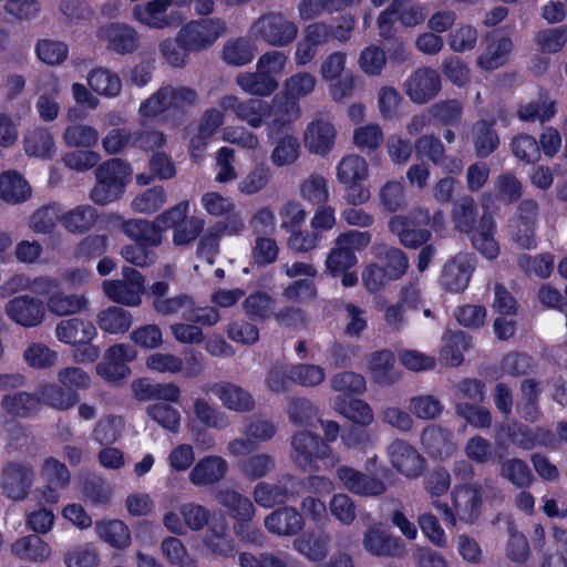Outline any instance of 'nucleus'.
<instances>
[{
    "instance_id": "1",
    "label": "nucleus",
    "mask_w": 567,
    "mask_h": 567,
    "mask_svg": "<svg viewBox=\"0 0 567 567\" xmlns=\"http://www.w3.org/2000/svg\"><path fill=\"white\" fill-rule=\"evenodd\" d=\"M452 220L455 229L471 234V241L475 249L488 259H494L499 254V246L494 238L496 224L489 213L481 216L478 224V208L474 198L470 195L460 197L452 208Z\"/></svg>"
},
{
    "instance_id": "2",
    "label": "nucleus",
    "mask_w": 567,
    "mask_h": 567,
    "mask_svg": "<svg viewBox=\"0 0 567 567\" xmlns=\"http://www.w3.org/2000/svg\"><path fill=\"white\" fill-rule=\"evenodd\" d=\"M94 175L95 184L89 197L94 204L104 206L121 198L131 181L132 168L127 162L116 157L100 164Z\"/></svg>"
},
{
    "instance_id": "3",
    "label": "nucleus",
    "mask_w": 567,
    "mask_h": 567,
    "mask_svg": "<svg viewBox=\"0 0 567 567\" xmlns=\"http://www.w3.org/2000/svg\"><path fill=\"white\" fill-rule=\"evenodd\" d=\"M249 35L272 48H286L292 44L299 33L297 22L282 11H266L249 27Z\"/></svg>"
},
{
    "instance_id": "4",
    "label": "nucleus",
    "mask_w": 567,
    "mask_h": 567,
    "mask_svg": "<svg viewBox=\"0 0 567 567\" xmlns=\"http://www.w3.org/2000/svg\"><path fill=\"white\" fill-rule=\"evenodd\" d=\"M199 103L198 92L186 85H166L157 90L140 106L142 116L154 117L164 112L186 114Z\"/></svg>"
},
{
    "instance_id": "5",
    "label": "nucleus",
    "mask_w": 567,
    "mask_h": 567,
    "mask_svg": "<svg viewBox=\"0 0 567 567\" xmlns=\"http://www.w3.org/2000/svg\"><path fill=\"white\" fill-rule=\"evenodd\" d=\"M430 212L422 207L411 209L404 215H394L388 221L390 233L408 249H417L430 241L432 233L423 228L430 224Z\"/></svg>"
},
{
    "instance_id": "6",
    "label": "nucleus",
    "mask_w": 567,
    "mask_h": 567,
    "mask_svg": "<svg viewBox=\"0 0 567 567\" xmlns=\"http://www.w3.org/2000/svg\"><path fill=\"white\" fill-rule=\"evenodd\" d=\"M290 458L299 470L313 472L318 470V461L330 456V447L318 434L300 431L290 440Z\"/></svg>"
},
{
    "instance_id": "7",
    "label": "nucleus",
    "mask_w": 567,
    "mask_h": 567,
    "mask_svg": "<svg viewBox=\"0 0 567 567\" xmlns=\"http://www.w3.org/2000/svg\"><path fill=\"white\" fill-rule=\"evenodd\" d=\"M226 32V22L220 18L193 20L177 32V40L190 53L210 48Z\"/></svg>"
},
{
    "instance_id": "8",
    "label": "nucleus",
    "mask_w": 567,
    "mask_h": 567,
    "mask_svg": "<svg viewBox=\"0 0 567 567\" xmlns=\"http://www.w3.org/2000/svg\"><path fill=\"white\" fill-rule=\"evenodd\" d=\"M35 481V471L31 463L8 461L0 471V488L3 496L12 502H22L30 495Z\"/></svg>"
},
{
    "instance_id": "9",
    "label": "nucleus",
    "mask_w": 567,
    "mask_h": 567,
    "mask_svg": "<svg viewBox=\"0 0 567 567\" xmlns=\"http://www.w3.org/2000/svg\"><path fill=\"white\" fill-rule=\"evenodd\" d=\"M218 105L224 112H233L236 118L245 122L251 128H259L272 115L270 103L260 99H247L241 101L233 94H226L218 100Z\"/></svg>"
},
{
    "instance_id": "10",
    "label": "nucleus",
    "mask_w": 567,
    "mask_h": 567,
    "mask_svg": "<svg viewBox=\"0 0 567 567\" xmlns=\"http://www.w3.org/2000/svg\"><path fill=\"white\" fill-rule=\"evenodd\" d=\"M189 0H152L145 3L136 4L133 8V17L145 24L154 29H165L179 25L184 17L179 11L171 10L168 8L175 4H184Z\"/></svg>"
},
{
    "instance_id": "11",
    "label": "nucleus",
    "mask_w": 567,
    "mask_h": 567,
    "mask_svg": "<svg viewBox=\"0 0 567 567\" xmlns=\"http://www.w3.org/2000/svg\"><path fill=\"white\" fill-rule=\"evenodd\" d=\"M301 488V480L286 475L274 484L258 483L254 488L252 496L258 505L269 508L276 504H284L289 499L296 498L299 496Z\"/></svg>"
},
{
    "instance_id": "12",
    "label": "nucleus",
    "mask_w": 567,
    "mask_h": 567,
    "mask_svg": "<svg viewBox=\"0 0 567 567\" xmlns=\"http://www.w3.org/2000/svg\"><path fill=\"white\" fill-rule=\"evenodd\" d=\"M475 269V257L472 254L460 252L449 259L441 274V285L451 292H463Z\"/></svg>"
},
{
    "instance_id": "13",
    "label": "nucleus",
    "mask_w": 567,
    "mask_h": 567,
    "mask_svg": "<svg viewBox=\"0 0 567 567\" xmlns=\"http://www.w3.org/2000/svg\"><path fill=\"white\" fill-rule=\"evenodd\" d=\"M404 90L413 103L425 104L441 90L440 74L432 68H419L405 81Z\"/></svg>"
},
{
    "instance_id": "14",
    "label": "nucleus",
    "mask_w": 567,
    "mask_h": 567,
    "mask_svg": "<svg viewBox=\"0 0 567 567\" xmlns=\"http://www.w3.org/2000/svg\"><path fill=\"white\" fill-rule=\"evenodd\" d=\"M342 487L360 496H379L386 491L384 482L350 466H339L336 470Z\"/></svg>"
},
{
    "instance_id": "15",
    "label": "nucleus",
    "mask_w": 567,
    "mask_h": 567,
    "mask_svg": "<svg viewBox=\"0 0 567 567\" xmlns=\"http://www.w3.org/2000/svg\"><path fill=\"white\" fill-rule=\"evenodd\" d=\"M362 546L377 557L402 558L406 555L405 545L400 537L378 527H371L363 534Z\"/></svg>"
},
{
    "instance_id": "16",
    "label": "nucleus",
    "mask_w": 567,
    "mask_h": 567,
    "mask_svg": "<svg viewBox=\"0 0 567 567\" xmlns=\"http://www.w3.org/2000/svg\"><path fill=\"white\" fill-rule=\"evenodd\" d=\"M4 310L13 322L25 328L41 324L45 316L43 302L27 295L9 300Z\"/></svg>"
},
{
    "instance_id": "17",
    "label": "nucleus",
    "mask_w": 567,
    "mask_h": 567,
    "mask_svg": "<svg viewBox=\"0 0 567 567\" xmlns=\"http://www.w3.org/2000/svg\"><path fill=\"white\" fill-rule=\"evenodd\" d=\"M337 131L331 122L317 117L312 120L303 132L305 147L311 154L324 156L329 154L336 143Z\"/></svg>"
},
{
    "instance_id": "18",
    "label": "nucleus",
    "mask_w": 567,
    "mask_h": 567,
    "mask_svg": "<svg viewBox=\"0 0 567 567\" xmlns=\"http://www.w3.org/2000/svg\"><path fill=\"white\" fill-rule=\"evenodd\" d=\"M391 465L406 477L415 478L423 471L424 458L406 441L394 440L388 447Z\"/></svg>"
},
{
    "instance_id": "19",
    "label": "nucleus",
    "mask_w": 567,
    "mask_h": 567,
    "mask_svg": "<svg viewBox=\"0 0 567 567\" xmlns=\"http://www.w3.org/2000/svg\"><path fill=\"white\" fill-rule=\"evenodd\" d=\"M452 495L460 519L468 524L475 523L481 514L483 503L478 482L455 486Z\"/></svg>"
},
{
    "instance_id": "20",
    "label": "nucleus",
    "mask_w": 567,
    "mask_h": 567,
    "mask_svg": "<svg viewBox=\"0 0 567 567\" xmlns=\"http://www.w3.org/2000/svg\"><path fill=\"white\" fill-rule=\"evenodd\" d=\"M305 526L301 514L293 507L278 508L265 518V527L269 533L278 536H296Z\"/></svg>"
},
{
    "instance_id": "21",
    "label": "nucleus",
    "mask_w": 567,
    "mask_h": 567,
    "mask_svg": "<svg viewBox=\"0 0 567 567\" xmlns=\"http://www.w3.org/2000/svg\"><path fill=\"white\" fill-rule=\"evenodd\" d=\"M421 442L432 457L440 460L451 457L457 451L452 432L440 425L426 426L421 434Z\"/></svg>"
},
{
    "instance_id": "22",
    "label": "nucleus",
    "mask_w": 567,
    "mask_h": 567,
    "mask_svg": "<svg viewBox=\"0 0 567 567\" xmlns=\"http://www.w3.org/2000/svg\"><path fill=\"white\" fill-rule=\"evenodd\" d=\"M107 48L118 54H128L138 48V34L134 28L123 23H110L100 29Z\"/></svg>"
},
{
    "instance_id": "23",
    "label": "nucleus",
    "mask_w": 567,
    "mask_h": 567,
    "mask_svg": "<svg viewBox=\"0 0 567 567\" xmlns=\"http://www.w3.org/2000/svg\"><path fill=\"white\" fill-rule=\"evenodd\" d=\"M512 50L511 38L488 37L484 51L476 59L477 66L485 71L496 70L507 62Z\"/></svg>"
},
{
    "instance_id": "24",
    "label": "nucleus",
    "mask_w": 567,
    "mask_h": 567,
    "mask_svg": "<svg viewBox=\"0 0 567 567\" xmlns=\"http://www.w3.org/2000/svg\"><path fill=\"white\" fill-rule=\"evenodd\" d=\"M131 359L126 346L115 344L106 351L104 361L97 364V373L106 381H120L130 374L126 361Z\"/></svg>"
},
{
    "instance_id": "25",
    "label": "nucleus",
    "mask_w": 567,
    "mask_h": 567,
    "mask_svg": "<svg viewBox=\"0 0 567 567\" xmlns=\"http://www.w3.org/2000/svg\"><path fill=\"white\" fill-rule=\"evenodd\" d=\"M212 391L228 410L245 413L255 408L252 395L237 384L219 382L213 385Z\"/></svg>"
},
{
    "instance_id": "26",
    "label": "nucleus",
    "mask_w": 567,
    "mask_h": 567,
    "mask_svg": "<svg viewBox=\"0 0 567 567\" xmlns=\"http://www.w3.org/2000/svg\"><path fill=\"white\" fill-rule=\"evenodd\" d=\"M227 470V462L223 457L206 456L193 467L189 481L195 486L213 485L225 477Z\"/></svg>"
},
{
    "instance_id": "27",
    "label": "nucleus",
    "mask_w": 567,
    "mask_h": 567,
    "mask_svg": "<svg viewBox=\"0 0 567 567\" xmlns=\"http://www.w3.org/2000/svg\"><path fill=\"white\" fill-rule=\"evenodd\" d=\"M1 408L8 414L17 417H30L41 410V399L38 393L16 391L3 395Z\"/></svg>"
},
{
    "instance_id": "28",
    "label": "nucleus",
    "mask_w": 567,
    "mask_h": 567,
    "mask_svg": "<svg viewBox=\"0 0 567 567\" xmlns=\"http://www.w3.org/2000/svg\"><path fill=\"white\" fill-rule=\"evenodd\" d=\"M217 502L224 506L235 522L252 519L256 513L252 502L240 493L224 488L216 492Z\"/></svg>"
},
{
    "instance_id": "29",
    "label": "nucleus",
    "mask_w": 567,
    "mask_h": 567,
    "mask_svg": "<svg viewBox=\"0 0 567 567\" xmlns=\"http://www.w3.org/2000/svg\"><path fill=\"white\" fill-rule=\"evenodd\" d=\"M55 334L61 342L73 346L91 341L96 336V329L90 321L71 318L58 323Z\"/></svg>"
},
{
    "instance_id": "30",
    "label": "nucleus",
    "mask_w": 567,
    "mask_h": 567,
    "mask_svg": "<svg viewBox=\"0 0 567 567\" xmlns=\"http://www.w3.org/2000/svg\"><path fill=\"white\" fill-rule=\"evenodd\" d=\"M123 231L135 244L157 247L163 241V234L158 224L146 219H131L123 224Z\"/></svg>"
},
{
    "instance_id": "31",
    "label": "nucleus",
    "mask_w": 567,
    "mask_h": 567,
    "mask_svg": "<svg viewBox=\"0 0 567 567\" xmlns=\"http://www.w3.org/2000/svg\"><path fill=\"white\" fill-rule=\"evenodd\" d=\"M494 125L495 121L481 120L472 127L474 152L480 158L488 157L499 145V136Z\"/></svg>"
},
{
    "instance_id": "32",
    "label": "nucleus",
    "mask_w": 567,
    "mask_h": 567,
    "mask_svg": "<svg viewBox=\"0 0 567 567\" xmlns=\"http://www.w3.org/2000/svg\"><path fill=\"white\" fill-rule=\"evenodd\" d=\"M236 84L252 96H269L279 86L275 76L266 75L262 71L244 72L236 76Z\"/></svg>"
},
{
    "instance_id": "33",
    "label": "nucleus",
    "mask_w": 567,
    "mask_h": 567,
    "mask_svg": "<svg viewBox=\"0 0 567 567\" xmlns=\"http://www.w3.org/2000/svg\"><path fill=\"white\" fill-rule=\"evenodd\" d=\"M12 554L20 559L43 561L51 555L50 546L37 534L17 539L11 546Z\"/></svg>"
},
{
    "instance_id": "34",
    "label": "nucleus",
    "mask_w": 567,
    "mask_h": 567,
    "mask_svg": "<svg viewBox=\"0 0 567 567\" xmlns=\"http://www.w3.org/2000/svg\"><path fill=\"white\" fill-rule=\"evenodd\" d=\"M499 476L519 489L528 488L535 481L528 464L518 457L502 461Z\"/></svg>"
},
{
    "instance_id": "35",
    "label": "nucleus",
    "mask_w": 567,
    "mask_h": 567,
    "mask_svg": "<svg viewBox=\"0 0 567 567\" xmlns=\"http://www.w3.org/2000/svg\"><path fill=\"white\" fill-rule=\"evenodd\" d=\"M31 195L28 182L17 172L0 175V198L10 204L27 200Z\"/></svg>"
},
{
    "instance_id": "36",
    "label": "nucleus",
    "mask_w": 567,
    "mask_h": 567,
    "mask_svg": "<svg viewBox=\"0 0 567 567\" xmlns=\"http://www.w3.org/2000/svg\"><path fill=\"white\" fill-rule=\"evenodd\" d=\"M97 536L116 549H124L131 545V532L127 525L118 519L102 520L95 525Z\"/></svg>"
},
{
    "instance_id": "37",
    "label": "nucleus",
    "mask_w": 567,
    "mask_h": 567,
    "mask_svg": "<svg viewBox=\"0 0 567 567\" xmlns=\"http://www.w3.org/2000/svg\"><path fill=\"white\" fill-rule=\"evenodd\" d=\"M38 395L41 403L59 410L65 411L74 406L80 401V395L76 391L68 390L56 384H44L39 388Z\"/></svg>"
},
{
    "instance_id": "38",
    "label": "nucleus",
    "mask_w": 567,
    "mask_h": 567,
    "mask_svg": "<svg viewBox=\"0 0 567 567\" xmlns=\"http://www.w3.org/2000/svg\"><path fill=\"white\" fill-rule=\"evenodd\" d=\"M379 205L383 212L396 213L408 206L404 184L401 181L385 182L378 193Z\"/></svg>"
},
{
    "instance_id": "39",
    "label": "nucleus",
    "mask_w": 567,
    "mask_h": 567,
    "mask_svg": "<svg viewBox=\"0 0 567 567\" xmlns=\"http://www.w3.org/2000/svg\"><path fill=\"white\" fill-rule=\"evenodd\" d=\"M24 151L31 156L51 158L56 148L51 133L44 127H35L24 137Z\"/></svg>"
},
{
    "instance_id": "40",
    "label": "nucleus",
    "mask_w": 567,
    "mask_h": 567,
    "mask_svg": "<svg viewBox=\"0 0 567 567\" xmlns=\"http://www.w3.org/2000/svg\"><path fill=\"white\" fill-rule=\"evenodd\" d=\"M330 537L327 534L306 535L293 540V548L309 560L322 561L329 554Z\"/></svg>"
},
{
    "instance_id": "41",
    "label": "nucleus",
    "mask_w": 567,
    "mask_h": 567,
    "mask_svg": "<svg viewBox=\"0 0 567 567\" xmlns=\"http://www.w3.org/2000/svg\"><path fill=\"white\" fill-rule=\"evenodd\" d=\"M256 52L255 44L245 37L229 39L224 44L223 59L233 66H243L252 61Z\"/></svg>"
},
{
    "instance_id": "42",
    "label": "nucleus",
    "mask_w": 567,
    "mask_h": 567,
    "mask_svg": "<svg viewBox=\"0 0 567 567\" xmlns=\"http://www.w3.org/2000/svg\"><path fill=\"white\" fill-rule=\"evenodd\" d=\"M87 84L94 92L106 97H115L122 90L120 76L105 68L93 69L87 74Z\"/></svg>"
},
{
    "instance_id": "43",
    "label": "nucleus",
    "mask_w": 567,
    "mask_h": 567,
    "mask_svg": "<svg viewBox=\"0 0 567 567\" xmlns=\"http://www.w3.org/2000/svg\"><path fill=\"white\" fill-rule=\"evenodd\" d=\"M368 163L360 155H346L337 165V179L340 184L350 182H363L368 178Z\"/></svg>"
},
{
    "instance_id": "44",
    "label": "nucleus",
    "mask_w": 567,
    "mask_h": 567,
    "mask_svg": "<svg viewBox=\"0 0 567 567\" xmlns=\"http://www.w3.org/2000/svg\"><path fill=\"white\" fill-rule=\"evenodd\" d=\"M275 467V458L268 453L254 454L238 463L239 472L249 481L264 478L269 473H271Z\"/></svg>"
},
{
    "instance_id": "45",
    "label": "nucleus",
    "mask_w": 567,
    "mask_h": 567,
    "mask_svg": "<svg viewBox=\"0 0 567 567\" xmlns=\"http://www.w3.org/2000/svg\"><path fill=\"white\" fill-rule=\"evenodd\" d=\"M96 219L95 208L90 205H80L63 216L62 225L70 233L83 234L94 226Z\"/></svg>"
},
{
    "instance_id": "46",
    "label": "nucleus",
    "mask_w": 567,
    "mask_h": 567,
    "mask_svg": "<svg viewBox=\"0 0 567 567\" xmlns=\"http://www.w3.org/2000/svg\"><path fill=\"white\" fill-rule=\"evenodd\" d=\"M394 354L390 350H381L371 353L369 358V367L373 372L374 379L381 384L394 383L399 375L394 373Z\"/></svg>"
},
{
    "instance_id": "47",
    "label": "nucleus",
    "mask_w": 567,
    "mask_h": 567,
    "mask_svg": "<svg viewBox=\"0 0 567 567\" xmlns=\"http://www.w3.org/2000/svg\"><path fill=\"white\" fill-rule=\"evenodd\" d=\"M275 300L266 292H255L243 302L246 316L257 322H264L274 316Z\"/></svg>"
},
{
    "instance_id": "48",
    "label": "nucleus",
    "mask_w": 567,
    "mask_h": 567,
    "mask_svg": "<svg viewBox=\"0 0 567 567\" xmlns=\"http://www.w3.org/2000/svg\"><path fill=\"white\" fill-rule=\"evenodd\" d=\"M100 328L109 333H124L132 326L131 313L120 307H110L99 313Z\"/></svg>"
},
{
    "instance_id": "49",
    "label": "nucleus",
    "mask_w": 567,
    "mask_h": 567,
    "mask_svg": "<svg viewBox=\"0 0 567 567\" xmlns=\"http://www.w3.org/2000/svg\"><path fill=\"white\" fill-rule=\"evenodd\" d=\"M84 497L95 506L107 505L112 498V488L105 478L89 474L83 481Z\"/></svg>"
},
{
    "instance_id": "50",
    "label": "nucleus",
    "mask_w": 567,
    "mask_h": 567,
    "mask_svg": "<svg viewBox=\"0 0 567 567\" xmlns=\"http://www.w3.org/2000/svg\"><path fill=\"white\" fill-rule=\"evenodd\" d=\"M414 148L419 158H427L434 165H443L447 159L442 141L434 134L420 136L414 143Z\"/></svg>"
},
{
    "instance_id": "51",
    "label": "nucleus",
    "mask_w": 567,
    "mask_h": 567,
    "mask_svg": "<svg viewBox=\"0 0 567 567\" xmlns=\"http://www.w3.org/2000/svg\"><path fill=\"white\" fill-rule=\"evenodd\" d=\"M87 300L84 296L55 292L48 299V309L56 316H70L84 310Z\"/></svg>"
},
{
    "instance_id": "52",
    "label": "nucleus",
    "mask_w": 567,
    "mask_h": 567,
    "mask_svg": "<svg viewBox=\"0 0 567 567\" xmlns=\"http://www.w3.org/2000/svg\"><path fill=\"white\" fill-rule=\"evenodd\" d=\"M501 430L505 433L506 439L519 449L528 451L534 449L537 444L538 435L536 430L520 422L513 421L503 425ZM539 430L540 429H537V431Z\"/></svg>"
},
{
    "instance_id": "53",
    "label": "nucleus",
    "mask_w": 567,
    "mask_h": 567,
    "mask_svg": "<svg viewBox=\"0 0 567 567\" xmlns=\"http://www.w3.org/2000/svg\"><path fill=\"white\" fill-rule=\"evenodd\" d=\"M300 155V143L291 134L280 137L274 147L270 159L278 167L293 164Z\"/></svg>"
},
{
    "instance_id": "54",
    "label": "nucleus",
    "mask_w": 567,
    "mask_h": 567,
    "mask_svg": "<svg viewBox=\"0 0 567 567\" xmlns=\"http://www.w3.org/2000/svg\"><path fill=\"white\" fill-rule=\"evenodd\" d=\"M146 414L163 429L177 433L181 427V413L168 403L157 402L146 408Z\"/></svg>"
},
{
    "instance_id": "55",
    "label": "nucleus",
    "mask_w": 567,
    "mask_h": 567,
    "mask_svg": "<svg viewBox=\"0 0 567 567\" xmlns=\"http://www.w3.org/2000/svg\"><path fill=\"white\" fill-rule=\"evenodd\" d=\"M386 9L405 27L417 25L425 19L422 7L412 0H393Z\"/></svg>"
},
{
    "instance_id": "56",
    "label": "nucleus",
    "mask_w": 567,
    "mask_h": 567,
    "mask_svg": "<svg viewBox=\"0 0 567 567\" xmlns=\"http://www.w3.org/2000/svg\"><path fill=\"white\" fill-rule=\"evenodd\" d=\"M535 41L540 53H557L567 42V25L540 30L536 33Z\"/></svg>"
},
{
    "instance_id": "57",
    "label": "nucleus",
    "mask_w": 567,
    "mask_h": 567,
    "mask_svg": "<svg viewBox=\"0 0 567 567\" xmlns=\"http://www.w3.org/2000/svg\"><path fill=\"white\" fill-rule=\"evenodd\" d=\"M300 195L315 205L326 204L329 199L327 179L320 174H311L300 184Z\"/></svg>"
},
{
    "instance_id": "58",
    "label": "nucleus",
    "mask_w": 567,
    "mask_h": 567,
    "mask_svg": "<svg viewBox=\"0 0 567 567\" xmlns=\"http://www.w3.org/2000/svg\"><path fill=\"white\" fill-rule=\"evenodd\" d=\"M40 475L45 484L61 488L68 487L71 481V474L65 464L54 457L43 461Z\"/></svg>"
},
{
    "instance_id": "59",
    "label": "nucleus",
    "mask_w": 567,
    "mask_h": 567,
    "mask_svg": "<svg viewBox=\"0 0 567 567\" xmlns=\"http://www.w3.org/2000/svg\"><path fill=\"white\" fill-rule=\"evenodd\" d=\"M429 114L442 125H456L462 118L463 105L457 100L440 101L430 106Z\"/></svg>"
},
{
    "instance_id": "60",
    "label": "nucleus",
    "mask_w": 567,
    "mask_h": 567,
    "mask_svg": "<svg viewBox=\"0 0 567 567\" xmlns=\"http://www.w3.org/2000/svg\"><path fill=\"white\" fill-rule=\"evenodd\" d=\"M194 413L198 421L207 427L223 430L229 425L225 413L220 412L205 399L199 398L195 400Z\"/></svg>"
},
{
    "instance_id": "61",
    "label": "nucleus",
    "mask_w": 567,
    "mask_h": 567,
    "mask_svg": "<svg viewBox=\"0 0 567 567\" xmlns=\"http://www.w3.org/2000/svg\"><path fill=\"white\" fill-rule=\"evenodd\" d=\"M455 413L475 429H489L493 423L489 410L482 404L456 403Z\"/></svg>"
},
{
    "instance_id": "62",
    "label": "nucleus",
    "mask_w": 567,
    "mask_h": 567,
    "mask_svg": "<svg viewBox=\"0 0 567 567\" xmlns=\"http://www.w3.org/2000/svg\"><path fill=\"white\" fill-rule=\"evenodd\" d=\"M103 290L112 301L124 306L136 307L142 301V295L122 280L104 281Z\"/></svg>"
},
{
    "instance_id": "63",
    "label": "nucleus",
    "mask_w": 567,
    "mask_h": 567,
    "mask_svg": "<svg viewBox=\"0 0 567 567\" xmlns=\"http://www.w3.org/2000/svg\"><path fill=\"white\" fill-rule=\"evenodd\" d=\"M63 140L69 147H92L99 141V133L92 126L73 124L65 128Z\"/></svg>"
},
{
    "instance_id": "64",
    "label": "nucleus",
    "mask_w": 567,
    "mask_h": 567,
    "mask_svg": "<svg viewBox=\"0 0 567 567\" xmlns=\"http://www.w3.org/2000/svg\"><path fill=\"white\" fill-rule=\"evenodd\" d=\"M166 202V192L163 186H154L144 190L132 202L135 212L142 214H153L157 212Z\"/></svg>"
}]
</instances>
